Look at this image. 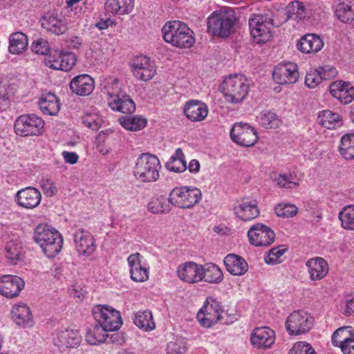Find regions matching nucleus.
<instances>
[{"instance_id": "obj_6", "label": "nucleus", "mask_w": 354, "mask_h": 354, "mask_svg": "<svg viewBox=\"0 0 354 354\" xmlns=\"http://www.w3.org/2000/svg\"><path fill=\"white\" fill-rule=\"evenodd\" d=\"M235 21L234 15L214 12L207 18V32L214 36L227 37L234 30Z\"/></svg>"}, {"instance_id": "obj_48", "label": "nucleus", "mask_w": 354, "mask_h": 354, "mask_svg": "<svg viewBox=\"0 0 354 354\" xmlns=\"http://www.w3.org/2000/svg\"><path fill=\"white\" fill-rule=\"evenodd\" d=\"M101 331L103 330L98 325L95 326L93 329H88L86 335V342L91 345H97L104 342L106 339V336L104 334L101 333Z\"/></svg>"}, {"instance_id": "obj_62", "label": "nucleus", "mask_w": 354, "mask_h": 354, "mask_svg": "<svg viewBox=\"0 0 354 354\" xmlns=\"http://www.w3.org/2000/svg\"><path fill=\"white\" fill-rule=\"evenodd\" d=\"M319 73L322 75L323 80H330L337 74L335 68L330 66H324L318 68Z\"/></svg>"}, {"instance_id": "obj_32", "label": "nucleus", "mask_w": 354, "mask_h": 354, "mask_svg": "<svg viewBox=\"0 0 354 354\" xmlns=\"http://www.w3.org/2000/svg\"><path fill=\"white\" fill-rule=\"evenodd\" d=\"M134 0H106L104 10L113 15H124L132 12Z\"/></svg>"}, {"instance_id": "obj_57", "label": "nucleus", "mask_w": 354, "mask_h": 354, "mask_svg": "<svg viewBox=\"0 0 354 354\" xmlns=\"http://www.w3.org/2000/svg\"><path fill=\"white\" fill-rule=\"evenodd\" d=\"M39 185L47 197H52L57 192V189L51 179L43 178L40 180Z\"/></svg>"}, {"instance_id": "obj_5", "label": "nucleus", "mask_w": 354, "mask_h": 354, "mask_svg": "<svg viewBox=\"0 0 354 354\" xmlns=\"http://www.w3.org/2000/svg\"><path fill=\"white\" fill-rule=\"evenodd\" d=\"M249 28L251 37L257 44H263L272 37L271 28L279 26L280 23H274V20L268 15H254L249 19Z\"/></svg>"}, {"instance_id": "obj_35", "label": "nucleus", "mask_w": 354, "mask_h": 354, "mask_svg": "<svg viewBox=\"0 0 354 354\" xmlns=\"http://www.w3.org/2000/svg\"><path fill=\"white\" fill-rule=\"evenodd\" d=\"M226 270L233 275L244 274L248 269L247 262L241 257L234 254H227L224 259Z\"/></svg>"}, {"instance_id": "obj_40", "label": "nucleus", "mask_w": 354, "mask_h": 354, "mask_svg": "<svg viewBox=\"0 0 354 354\" xmlns=\"http://www.w3.org/2000/svg\"><path fill=\"white\" fill-rule=\"evenodd\" d=\"M28 47V37L21 32H14L9 38V51L12 54L19 55L24 52Z\"/></svg>"}, {"instance_id": "obj_25", "label": "nucleus", "mask_w": 354, "mask_h": 354, "mask_svg": "<svg viewBox=\"0 0 354 354\" xmlns=\"http://www.w3.org/2000/svg\"><path fill=\"white\" fill-rule=\"evenodd\" d=\"M142 258L139 252L131 254L127 258L131 279L134 281L143 282L149 279V268L141 265Z\"/></svg>"}, {"instance_id": "obj_53", "label": "nucleus", "mask_w": 354, "mask_h": 354, "mask_svg": "<svg viewBox=\"0 0 354 354\" xmlns=\"http://www.w3.org/2000/svg\"><path fill=\"white\" fill-rule=\"evenodd\" d=\"M82 122L86 127L97 131L102 125V119L96 113H87L83 117Z\"/></svg>"}, {"instance_id": "obj_38", "label": "nucleus", "mask_w": 354, "mask_h": 354, "mask_svg": "<svg viewBox=\"0 0 354 354\" xmlns=\"http://www.w3.org/2000/svg\"><path fill=\"white\" fill-rule=\"evenodd\" d=\"M283 19L281 23L286 22L288 19L298 20L305 17L306 8L304 3L299 1H293L288 3L285 10L281 12Z\"/></svg>"}, {"instance_id": "obj_3", "label": "nucleus", "mask_w": 354, "mask_h": 354, "mask_svg": "<svg viewBox=\"0 0 354 354\" xmlns=\"http://www.w3.org/2000/svg\"><path fill=\"white\" fill-rule=\"evenodd\" d=\"M161 167L160 160L156 155L145 153L137 158L133 174L139 182L153 183L159 179Z\"/></svg>"}, {"instance_id": "obj_51", "label": "nucleus", "mask_w": 354, "mask_h": 354, "mask_svg": "<svg viewBox=\"0 0 354 354\" xmlns=\"http://www.w3.org/2000/svg\"><path fill=\"white\" fill-rule=\"evenodd\" d=\"M275 181L277 185L282 188L292 189L299 186L296 176L292 174H279L275 178Z\"/></svg>"}, {"instance_id": "obj_20", "label": "nucleus", "mask_w": 354, "mask_h": 354, "mask_svg": "<svg viewBox=\"0 0 354 354\" xmlns=\"http://www.w3.org/2000/svg\"><path fill=\"white\" fill-rule=\"evenodd\" d=\"M73 243L80 254L90 256L95 250L92 234L84 229H78L73 234Z\"/></svg>"}, {"instance_id": "obj_42", "label": "nucleus", "mask_w": 354, "mask_h": 354, "mask_svg": "<svg viewBox=\"0 0 354 354\" xmlns=\"http://www.w3.org/2000/svg\"><path fill=\"white\" fill-rule=\"evenodd\" d=\"M339 152L344 159L354 160V133H347L342 137Z\"/></svg>"}, {"instance_id": "obj_19", "label": "nucleus", "mask_w": 354, "mask_h": 354, "mask_svg": "<svg viewBox=\"0 0 354 354\" xmlns=\"http://www.w3.org/2000/svg\"><path fill=\"white\" fill-rule=\"evenodd\" d=\"M24 286V279L17 275L7 274L0 277V294L7 298L18 297Z\"/></svg>"}, {"instance_id": "obj_7", "label": "nucleus", "mask_w": 354, "mask_h": 354, "mask_svg": "<svg viewBox=\"0 0 354 354\" xmlns=\"http://www.w3.org/2000/svg\"><path fill=\"white\" fill-rule=\"evenodd\" d=\"M202 194L195 187L183 186L174 188L169 194V201L172 205L183 209L193 207L201 199Z\"/></svg>"}, {"instance_id": "obj_41", "label": "nucleus", "mask_w": 354, "mask_h": 354, "mask_svg": "<svg viewBox=\"0 0 354 354\" xmlns=\"http://www.w3.org/2000/svg\"><path fill=\"white\" fill-rule=\"evenodd\" d=\"M170 204L169 197L161 195L151 198L147 204V209L153 214H167L171 210Z\"/></svg>"}, {"instance_id": "obj_23", "label": "nucleus", "mask_w": 354, "mask_h": 354, "mask_svg": "<svg viewBox=\"0 0 354 354\" xmlns=\"http://www.w3.org/2000/svg\"><path fill=\"white\" fill-rule=\"evenodd\" d=\"M202 265L193 261L180 263L176 270L178 278L188 283H196L202 281L201 271Z\"/></svg>"}, {"instance_id": "obj_21", "label": "nucleus", "mask_w": 354, "mask_h": 354, "mask_svg": "<svg viewBox=\"0 0 354 354\" xmlns=\"http://www.w3.org/2000/svg\"><path fill=\"white\" fill-rule=\"evenodd\" d=\"M330 94L342 104H348L354 100V87L348 82L335 81L329 86Z\"/></svg>"}, {"instance_id": "obj_43", "label": "nucleus", "mask_w": 354, "mask_h": 354, "mask_svg": "<svg viewBox=\"0 0 354 354\" xmlns=\"http://www.w3.org/2000/svg\"><path fill=\"white\" fill-rule=\"evenodd\" d=\"M120 124L127 130L136 131L143 129L147 124V120L138 115L122 116L119 118Z\"/></svg>"}, {"instance_id": "obj_12", "label": "nucleus", "mask_w": 354, "mask_h": 354, "mask_svg": "<svg viewBox=\"0 0 354 354\" xmlns=\"http://www.w3.org/2000/svg\"><path fill=\"white\" fill-rule=\"evenodd\" d=\"M48 66L55 70L69 71L75 65L77 58L73 53L63 50H54L46 57Z\"/></svg>"}, {"instance_id": "obj_61", "label": "nucleus", "mask_w": 354, "mask_h": 354, "mask_svg": "<svg viewBox=\"0 0 354 354\" xmlns=\"http://www.w3.org/2000/svg\"><path fill=\"white\" fill-rule=\"evenodd\" d=\"M174 158H170L169 161L165 164V167L169 171L180 173L187 169L186 162H182V160L174 161Z\"/></svg>"}, {"instance_id": "obj_16", "label": "nucleus", "mask_w": 354, "mask_h": 354, "mask_svg": "<svg viewBox=\"0 0 354 354\" xmlns=\"http://www.w3.org/2000/svg\"><path fill=\"white\" fill-rule=\"evenodd\" d=\"M351 326L341 327L333 334L331 342L339 347L344 354H354V332Z\"/></svg>"}, {"instance_id": "obj_64", "label": "nucleus", "mask_w": 354, "mask_h": 354, "mask_svg": "<svg viewBox=\"0 0 354 354\" xmlns=\"http://www.w3.org/2000/svg\"><path fill=\"white\" fill-rule=\"evenodd\" d=\"M114 23V21L111 18H107L106 19H100V21L97 23L96 26L100 30H104L113 25Z\"/></svg>"}, {"instance_id": "obj_55", "label": "nucleus", "mask_w": 354, "mask_h": 354, "mask_svg": "<svg viewBox=\"0 0 354 354\" xmlns=\"http://www.w3.org/2000/svg\"><path fill=\"white\" fill-rule=\"evenodd\" d=\"M323 80L322 75L319 73L318 69L310 71L306 73L305 78V84L309 88H315Z\"/></svg>"}, {"instance_id": "obj_59", "label": "nucleus", "mask_w": 354, "mask_h": 354, "mask_svg": "<svg viewBox=\"0 0 354 354\" xmlns=\"http://www.w3.org/2000/svg\"><path fill=\"white\" fill-rule=\"evenodd\" d=\"M6 257L10 260L17 261L21 257V245L10 243L6 248Z\"/></svg>"}, {"instance_id": "obj_29", "label": "nucleus", "mask_w": 354, "mask_h": 354, "mask_svg": "<svg viewBox=\"0 0 354 354\" xmlns=\"http://www.w3.org/2000/svg\"><path fill=\"white\" fill-rule=\"evenodd\" d=\"M184 113L192 122L203 121L208 114L207 106L199 100H189L184 106Z\"/></svg>"}, {"instance_id": "obj_46", "label": "nucleus", "mask_w": 354, "mask_h": 354, "mask_svg": "<svg viewBox=\"0 0 354 354\" xmlns=\"http://www.w3.org/2000/svg\"><path fill=\"white\" fill-rule=\"evenodd\" d=\"M317 120L319 124L330 129L335 128V124L340 122V116L330 110H324L319 113Z\"/></svg>"}, {"instance_id": "obj_63", "label": "nucleus", "mask_w": 354, "mask_h": 354, "mask_svg": "<svg viewBox=\"0 0 354 354\" xmlns=\"http://www.w3.org/2000/svg\"><path fill=\"white\" fill-rule=\"evenodd\" d=\"M62 156L66 162L75 164L79 159L78 155L75 152L63 151Z\"/></svg>"}, {"instance_id": "obj_8", "label": "nucleus", "mask_w": 354, "mask_h": 354, "mask_svg": "<svg viewBox=\"0 0 354 354\" xmlns=\"http://www.w3.org/2000/svg\"><path fill=\"white\" fill-rule=\"evenodd\" d=\"M93 315L103 331L118 330L122 324L120 312L106 306H95Z\"/></svg>"}, {"instance_id": "obj_37", "label": "nucleus", "mask_w": 354, "mask_h": 354, "mask_svg": "<svg viewBox=\"0 0 354 354\" xmlns=\"http://www.w3.org/2000/svg\"><path fill=\"white\" fill-rule=\"evenodd\" d=\"M39 105L42 113L46 115H55L60 110V103L57 97L51 93L43 94L39 101Z\"/></svg>"}, {"instance_id": "obj_33", "label": "nucleus", "mask_w": 354, "mask_h": 354, "mask_svg": "<svg viewBox=\"0 0 354 354\" xmlns=\"http://www.w3.org/2000/svg\"><path fill=\"white\" fill-rule=\"evenodd\" d=\"M324 45L322 39L315 34H307L297 42V49L304 53H315L320 50Z\"/></svg>"}, {"instance_id": "obj_22", "label": "nucleus", "mask_w": 354, "mask_h": 354, "mask_svg": "<svg viewBox=\"0 0 354 354\" xmlns=\"http://www.w3.org/2000/svg\"><path fill=\"white\" fill-rule=\"evenodd\" d=\"M15 200L19 206L26 209H33L39 205L41 194L37 189L27 187L17 192Z\"/></svg>"}, {"instance_id": "obj_54", "label": "nucleus", "mask_w": 354, "mask_h": 354, "mask_svg": "<svg viewBox=\"0 0 354 354\" xmlns=\"http://www.w3.org/2000/svg\"><path fill=\"white\" fill-rule=\"evenodd\" d=\"M288 354H316V352L310 344L299 342L294 344Z\"/></svg>"}, {"instance_id": "obj_11", "label": "nucleus", "mask_w": 354, "mask_h": 354, "mask_svg": "<svg viewBox=\"0 0 354 354\" xmlns=\"http://www.w3.org/2000/svg\"><path fill=\"white\" fill-rule=\"evenodd\" d=\"M230 138L239 145L250 147L258 140L256 130L249 124L243 122L235 123L230 131Z\"/></svg>"}, {"instance_id": "obj_18", "label": "nucleus", "mask_w": 354, "mask_h": 354, "mask_svg": "<svg viewBox=\"0 0 354 354\" xmlns=\"http://www.w3.org/2000/svg\"><path fill=\"white\" fill-rule=\"evenodd\" d=\"M272 76L277 84H289L295 83L299 75L297 66L294 63L288 62L276 66Z\"/></svg>"}, {"instance_id": "obj_36", "label": "nucleus", "mask_w": 354, "mask_h": 354, "mask_svg": "<svg viewBox=\"0 0 354 354\" xmlns=\"http://www.w3.org/2000/svg\"><path fill=\"white\" fill-rule=\"evenodd\" d=\"M335 14L342 22L354 26V0L339 2L336 6Z\"/></svg>"}, {"instance_id": "obj_28", "label": "nucleus", "mask_w": 354, "mask_h": 354, "mask_svg": "<svg viewBox=\"0 0 354 354\" xmlns=\"http://www.w3.org/2000/svg\"><path fill=\"white\" fill-rule=\"evenodd\" d=\"M306 266L308 268L310 279L313 281L323 279L328 272V264L322 257H315L308 259Z\"/></svg>"}, {"instance_id": "obj_17", "label": "nucleus", "mask_w": 354, "mask_h": 354, "mask_svg": "<svg viewBox=\"0 0 354 354\" xmlns=\"http://www.w3.org/2000/svg\"><path fill=\"white\" fill-rule=\"evenodd\" d=\"M222 313L223 311L221 310L218 302L213 300L203 306L198 313L197 318L203 326L209 328L218 322H221Z\"/></svg>"}, {"instance_id": "obj_47", "label": "nucleus", "mask_w": 354, "mask_h": 354, "mask_svg": "<svg viewBox=\"0 0 354 354\" xmlns=\"http://www.w3.org/2000/svg\"><path fill=\"white\" fill-rule=\"evenodd\" d=\"M339 218L344 229L354 230V205L344 207L339 213Z\"/></svg>"}, {"instance_id": "obj_1", "label": "nucleus", "mask_w": 354, "mask_h": 354, "mask_svg": "<svg viewBox=\"0 0 354 354\" xmlns=\"http://www.w3.org/2000/svg\"><path fill=\"white\" fill-rule=\"evenodd\" d=\"M163 39L179 48H189L195 43L193 31L183 22H167L162 28Z\"/></svg>"}, {"instance_id": "obj_30", "label": "nucleus", "mask_w": 354, "mask_h": 354, "mask_svg": "<svg viewBox=\"0 0 354 354\" xmlns=\"http://www.w3.org/2000/svg\"><path fill=\"white\" fill-rule=\"evenodd\" d=\"M95 82L87 74L77 75L73 78L70 84L71 91L79 95H88L93 91Z\"/></svg>"}, {"instance_id": "obj_34", "label": "nucleus", "mask_w": 354, "mask_h": 354, "mask_svg": "<svg viewBox=\"0 0 354 354\" xmlns=\"http://www.w3.org/2000/svg\"><path fill=\"white\" fill-rule=\"evenodd\" d=\"M55 344L59 348H75L81 342V336L77 330H64L57 334Z\"/></svg>"}, {"instance_id": "obj_15", "label": "nucleus", "mask_w": 354, "mask_h": 354, "mask_svg": "<svg viewBox=\"0 0 354 354\" xmlns=\"http://www.w3.org/2000/svg\"><path fill=\"white\" fill-rule=\"evenodd\" d=\"M40 21L44 29L55 35H63L68 30L65 17L55 10L44 13Z\"/></svg>"}, {"instance_id": "obj_9", "label": "nucleus", "mask_w": 354, "mask_h": 354, "mask_svg": "<svg viewBox=\"0 0 354 354\" xmlns=\"http://www.w3.org/2000/svg\"><path fill=\"white\" fill-rule=\"evenodd\" d=\"M44 121L35 114L22 115L15 122V131L20 136L41 134Z\"/></svg>"}, {"instance_id": "obj_39", "label": "nucleus", "mask_w": 354, "mask_h": 354, "mask_svg": "<svg viewBox=\"0 0 354 354\" xmlns=\"http://www.w3.org/2000/svg\"><path fill=\"white\" fill-rule=\"evenodd\" d=\"M201 277L207 283H218L223 280L221 270L214 263L202 265Z\"/></svg>"}, {"instance_id": "obj_31", "label": "nucleus", "mask_w": 354, "mask_h": 354, "mask_svg": "<svg viewBox=\"0 0 354 354\" xmlns=\"http://www.w3.org/2000/svg\"><path fill=\"white\" fill-rule=\"evenodd\" d=\"M12 316L14 322L19 326L26 328L32 325L33 317L30 308L23 303L13 306Z\"/></svg>"}, {"instance_id": "obj_49", "label": "nucleus", "mask_w": 354, "mask_h": 354, "mask_svg": "<svg viewBox=\"0 0 354 354\" xmlns=\"http://www.w3.org/2000/svg\"><path fill=\"white\" fill-rule=\"evenodd\" d=\"M260 123L266 128L275 129L279 127L280 120L276 113L264 111L261 113Z\"/></svg>"}, {"instance_id": "obj_4", "label": "nucleus", "mask_w": 354, "mask_h": 354, "mask_svg": "<svg viewBox=\"0 0 354 354\" xmlns=\"http://www.w3.org/2000/svg\"><path fill=\"white\" fill-rule=\"evenodd\" d=\"M221 88L227 102L238 104L248 94L249 81L243 75H231L223 81Z\"/></svg>"}, {"instance_id": "obj_52", "label": "nucleus", "mask_w": 354, "mask_h": 354, "mask_svg": "<svg viewBox=\"0 0 354 354\" xmlns=\"http://www.w3.org/2000/svg\"><path fill=\"white\" fill-rule=\"evenodd\" d=\"M275 213L279 217H293L297 213V207L292 204H279L275 207Z\"/></svg>"}, {"instance_id": "obj_60", "label": "nucleus", "mask_w": 354, "mask_h": 354, "mask_svg": "<svg viewBox=\"0 0 354 354\" xmlns=\"http://www.w3.org/2000/svg\"><path fill=\"white\" fill-rule=\"evenodd\" d=\"M342 310L346 316L354 315V295H348L344 297L342 302Z\"/></svg>"}, {"instance_id": "obj_27", "label": "nucleus", "mask_w": 354, "mask_h": 354, "mask_svg": "<svg viewBox=\"0 0 354 354\" xmlns=\"http://www.w3.org/2000/svg\"><path fill=\"white\" fill-rule=\"evenodd\" d=\"M107 93L112 99L109 101V105L111 109L125 114H131L135 111V103L129 96L115 94L109 91Z\"/></svg>"}, {"instance_id": "obj_10", "label": "nucleus", "mask_w": 354, "mask_h": 354, "mask_svg": "<svg viewBox=\"0 0 354 354\" xmlns=\"http://www.w3.org/2000/svg\"><path fill=\"white\" fill-rule=\"evenodd\" d=\"M313 326V317L303 310L292 313L286 322V328L290 335H299L308 332Z\"/></svg>"}, {"instance_id": "obj_14", "label": "nucleus", "mask_w": 354, "mask_h": 354, "mask_svg": "<svg viewBox=\"0 0 354 354\" xmlns=\"http://www.w3.org/2000/svg\"><path fill=\"white\" fill-rule=\"evenodd\" d=\"M250 243L255 246H268L275 239L274 231L267 225L257 223L248 232Z\"/></svg>"}, {"instance_id": "obj_2", "label": "nucleus", "mask_w": 354, "mask_h": 354, "mask_svg": "<svg viewBox=\"0 0 354 354\" xmlns=\"http://www.w3.org/2000/svg\"><path fill=\"white\" fill-rule=\"evenodd\" d=\"M33 238L48 258H53L61 251L63 243L61 234L46 224L36 227Z\"/></svg>"}, {"instance_id": "obj_45", "label": "nucleus", "mask_w": 354, "mask_h": 354, "mask_svg": "<svg viewBox=\"0 0 354 354\" xmlns=\"http://www.w3.org/2000/svg\"><path fill=\"white\" fill-rule=\"evenodd\" d=\"M14 92L8 80L0 75V111L6 110L10 103V98Z\"/></svg>"}, {"instance_id": "obj_50", "label": "nucleus", "mask_w": 354, "mask_h": 354, "mask_svg": "<svg viewBox=\"0 0 354 354\" xmlns=\"http://www.w3.org/2000/svg\"><path fill=\"white\" fill-rule=\"evenodd\" d=\"M287 248L280 245L272 248L264 259L267 264L276 265L281 262V257L286 252Z\"/></svg>"}, {"instance_id": "obj_58", "label": "nucleus", "mask_w": 354, "mask_h": 354, "mask_svg": "<svg viewBox=\"0 0 354 354\" xmlns=\"http://www.w3.org/2000/svg\"><path fill=\"white\" fill-rule=\"evenodd\" d=\"M186 351L185 343L180 339L169 342L166 348L167 354H184Z\"/></svg>"}, {"instance_id": "obj_56", "label": "nucleus", "mask_w": 354, "mask_h": 354, "mask_svg": "<svg viewBox=\"0 0 354 354\" xmlns=\"http://www.w3.org/2000/svg\"><path fill=\"white\" fill-rule=\"evenodd\" d=\"M31 50L36 54L46 55L50 51V46L46 39L39 38L32 42Z\"/></svg>"}, {"instance_id": "obj_24", "label": "nucleus", "mask_w": 354, "mask_h": 354, "mask_svg": "<svg viewBox=\"0 0 354 354\" xmlns=\"http://www.w3.org/2000/svg\"><path fill=\"white\" fill-rule=\"evenodd\" d=\"M275 339L273 330L268 327L257 328L250 335L251 344L257 348L266 349L272 346Z\"/></svg>"}, {"instance_id": "obj_13", "label": "nucleus", "mask_w": 354, "mask_h": 354, "mask_svg": "<svg viewBox=\"0 0 354 354\" xmlns=\"http://www.w3.org/2000/svg\"><path fill=\"white\" fill-rule=\"evenodd\" d=\"M133 75L140 81H149L153 78L156 70L154 62L147 56H138L130 65Z\"/></svg>"}, {"instance_id": "obj_26", "label": "nucleus", "mask_w": 354, "mask_h": 354, "mask_svg": "<svg viewBox=\"0 0 354 354\" xmlns=\"http://www.w3.org/2000/svg\"><path fill=\"white\" fill-rule=\"evenodd\" d=\"M234 212L243 221H251L259 214L257 202L254 199L244 198L238 205L234 206Z\"/></svg>"}, {"instance_id": "obj_44", "label": "nucleus", "mask_w": 354, "mask_h": 354, "mask_svg": "<svg viewBox=\"0 0 354 354\" xmlns=\"http://www.w3.org/2000/svg\"><path fill=\"white\" fill-rule=\"evenodd\" d=\"M134 324L144 330H151L155 328L152 314L149 310L137 313L135 315Z\"/></svg>"}]
</instances>
